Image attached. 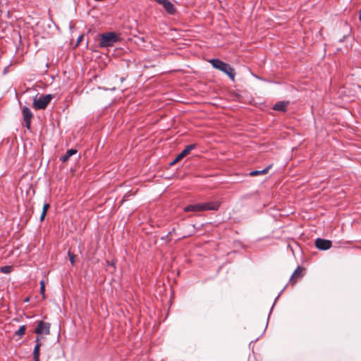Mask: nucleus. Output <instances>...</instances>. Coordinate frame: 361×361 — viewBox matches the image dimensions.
Here are the masks:
<instances>
[{"label":"nucleus","instance_id":"obj_28","mask_svg":"<svg viewBox=\"0 0 361 361\" xmlns=\"http://www.w3.org/2000/svg\"><path fill=\"white\" fill-rule=\"evenodd\" d=\"M25 302H28V301H29V298H26V299L25 300Z\"/></svg>","mask_w":361,"mask_h":361},{"label":"nucleus","instance_id":"obj_2","mask_svg":"<svg viewBox=\"0 0 361 361\" xmlns=\"http://www.w3.org/2000/svg\"><path fill=\"white\" fill-rule=\"evenodd\" d=\"M209 63L214 68H216L226 74L233 81L235 80V71L228 63H226L218 59H212L209 61Z\"/></svg>","mask_w":361,"mask_h":361},{"label":"nucleus","instance_id":"obj_17","mask_svg":"<svg viewBox=\"0 0 361 361\" xmlns=\"http://www.w3.org/2000/svg\"><path fill=\"white\" fill-rule=\"evenodd\" d=\"M40 293L44 299H45V283L44 281H40Z\"/></svg>","mask_w":361,"mask_h":361},{"label":"nucleus","instance_id":"obj_5","mask_svg":"<svg viewBox=\"0 0 361 361\" xmlns=\"http://www.w3.org/2000/svg\"><path fill=\"white\" fill-rule=\"evenodd\" d=\"M50 324L48 322L39 321L38 322L37 328L35 330V332L37 334L48 335L50 334Z\"/></svg>","mask_w":361,"mask_h":361},{"label":"nucleus","instance_id":"obj_27","mask_svg":"<svg viewBox=\"0 0 361 361\" xmlns=\"http://www.w3.org/2000/svg\"><path fill=\"white\" fill-rule=\"evenodd\" d=\"M34 361H39V358H37V359L35 358V359H34Z\"/></svg>","mask_w":361,"mask_h":361},{"label":"nucleus","instance_id":"obj_24","mask_svg":"<svg viewBox=\"0 0 361 361\" xmlns=\"http://www.w3.org/2000/svg\"><path fill=\"white\" fill-rule=\"evenodd\" d=\"M157 4L162 5L166 0H154Z\"/></svg>","mask_w":361,"mask_h":361},{"label":"nucleus","instance_id":"obj_21","mask_svg":"<svg viewBox=\"0 0 361 361\" xmlns=\"http://www.w3.org/2000/svg\"><path fill=\"white\" fill-rule=\"evenodd\" d=\"M107 264L108 266L109 267H113L114 269L116 268V264L114 262L111 261V262H107Z\"/></svg>","mask_w":361,"mask_h":361},{"label":"nucleus","instance_id":"obj_13","mask_svg":"<svg viewBox=\"0 0 361 361\" xmlns=\"http://www.w3.org/2000/svg\"><path fill=\"white\" fill-rule=\"evenodd\" d=\"M303 268L300 267H298V268L295 270V271L293 273L290 278V281H293L294 283L295 281H293L294 278H301L302 277V271H303Z\"/></svg>","mask_w":361,"mask_h":361},{"label":"nucleus","instance_id":"obj_25","mask_svg":"<svg viewBox=\"0 0 361 361\" xmlns=\"http://www.w3.org/2000/svg\"><path fill=\"white\" fill-rule=\"evenodd\" d=\"M35 342H36V344H42L39 341V337H37L36 339H35Z\"/></svg>","mask_w":361,"mask_h":361},{"label":"nucleus","instance_id":"obj_6","mask_svg":"<svg viewBox=\"0 0 361 361\" xmlns=\"http://www.w3.org/2000/svg\"><path fill=\"white\" fill-rule=\"evenodd\" d=\"M332 243L329 240L318 238L315 240V246L320 250H326L331 248Z\"/></svg>","mask_w":361,"mask_h":361},{"label":"nucleus","instance_id":"obj_1","mask_svg":"<svg viewBox=\"0 0 361 361\" xmlns=\"http://www.w3.org/2000/svg\"><path fill=\"white\" fill-rule=\"evenodd\" d=\"M219 207L218 202H205L190 204L184 208L185 212H198L201 211H215Z\"/></svg>","mask_w":361,"mask_h":361},{"label":"nucleus","instance_id":"obj_3","mask_svg":"<svg viewBox=\"0 0 361 361\" xmlns=\"http://www.w3.org/2000/svg\"><path fill=\"white\" fill-rule=\"evenodd\" d=\"M119 40L118 35L114 32L103 33L100 35L99 47L101 48L110 47L114 46Z\"/></svg>","mask_w":361,"mask_h":361},{"label":"nucleus","instance_id":"obj_26","mask_svg":"<svg viewBox=\"0 0 361 361\" xmlns=\"http://www.w3.org/2000/svg\"><path fill=\"white\" fill-rule=\"evenodd\" d=\"M174 231H175V228H173V229H172V231H169V232L168 233V234H167V237H168L169 235H170L172 233H174Z\"/></svg>","mask_w":361,"mask_h":361},{"label":"nucleus","instance_id":"obj_15","mask_svg":"<svg viewBox=\"0 0 361 361\" xmlns=\"http://www.w3.org/2000/svg\"><path fill=\"white\" fill-rule=\"evenodd\" d=\"M25 330H26L25 326V325H22L18 329V330L16 331L15 334L16 336H18L19 337H22L25 334Z\"/></svg>","mask_w":361,"mask_h":361},{"label":"nucleus","instance_id":"obj_4","mask_svg":"<svg viewBox=\"0 0 361 361\" xmlns=\"http://www.w3.org/2000/svg\"><path fill=\"white\" fill-rule=\"evenodd\" d=\"M52 99L51 94L40 95L33 100V107L35 109H45Z\"/></svg>","mask_w":361,"mask_h":361},{"label":"nucleus","instance_id":"obj_22","mask_svg":"<svg viewBox=\"0 0 361 361\" xmlns=\"http://www.w3.org/2000/svg\"><path fill=\"white\" fill-rule=\"evenodd\" d=\"M46 214H47L46 212H42V214H41V216H40V221H42L44 219V217H45Z\"/></svg>","mask_w":361,"mask_h":361},{"label":"nucleus","instance_id":"obj_19","mask_svg":"<svg viewBox=\"0 0 361 361\" xmlns=\"http://www.w3.org/2000/svg\"><path fill=\"white\" fill-rule=\"evenodd\" d=\"M49 208V204L45 203L43 206L42 212L47 213Z\"/></svg>","mask_w":361,"mask_h":361},{"label":"nucleus","instance_id":"obj_7","mask_svg":"<svg viewBox=\"0 0 361 361\" xmlns=\"http://www.w3.org/2000/svg\"><path fill=\"white\" fill-rule=\"evenodd\" d=\"M196 147L195 144L187 145L185 149L176 157V158L171 163V165L175 164L176 162L188 155L190 152Z\"/></svg>","mask_w":361,"mask_h":361},{"label":"nucleus","instance_id":"obj_14","mask_svg":"<svg viewBox=\"0 0 361 361\" xmlns=\"http://www.w3.org/2000/svg\"><path fill=\"white\" fill-rule=\"evenodd\" d=\"M42 344H36L33 350V358H39V350Z\"/></svg>","mask_w":361,"mask_h":361},{"label":"nucleus","instance_id":"obj_12","mask_svg":"<svg viewBox=\"0 0 361 361\" xmlns=\"http://www.w3.org/2000/svg\"><path fill=\"white\" fill-rule=\"evenodd\" d=\"M22 113H23V116L24 121L31 120L32 118L33 117V114H32L31 110L25 106H23Z\"/></svg>","mask_w":361,"mask_h":361},{"label":"nucleus","instance_id":"obj_9","mask_svg":"<svg viewBox=\"0 0 361 361\" xmlns=\"http://www.w3.org/2000/svg\"><path fill=\"white\" fill-rule=\"evenodd\" d=\"M288 104V102H279L274 105L273 109L275 111L284 112L286 111Z\"/></svg>","mask_w":361,"mask_h":361},{"label":"nucleus","instance_id":"obj_10","mask_svg":"<svg viewBox=\"0 0 361 361\" xmlns=\"http://www.w3.org/2000/svg\"><path fill=\"white\" fill-rule=\"evenodd\" d=\"M76 153H77L76 149H70L67 150L66 152L65 153V154L61 156L59 159L63 163L66 162L71 156H73V154H75Z\"/></svg>","mask_w":361,"mask_h":361},{"label":"nucleus","instance_id":"obj_23","mask_svg":"<svg viewBox=\"0 0 361 361\" xmlns=\"http://www.w3.org/2000/svg\"><path fill=\"white\" fill-rule=\"evenodd\" d=\"M82 37H83V35H80L77 39V42H76V44H79V43L82 41Z\"/></svg>","mask_w":361,"mask_h":361},{"label":"nucleus","instance_id":"obj_8","mask_svg":"<svg viewBox=\"0 0 361 361\" xmlns=\"http://www.w3.org/2000/svg\"><path fill=\"white\" fill-rule=\"evenodd\" d=\"M161 6L166 13L170 15L174 14L176 11L175 6L169 0H166Z\"/></svg>","mask_w":361,"mask_h":361},{"label":"nucleus","instance_id":"obj_11","mask_svg":"<svg viewBox=\"0 0 361 361\" xmlns=\"http://www.w3.org/2000/svg\"><path fill=\"white\" fill-rule=\"evenodd\" d=\"M273 164H269L268 166L262 170H255L250 172V176H255L258 175H263L268 173L269 170L272 167Z\"/></svg>","mask_w":361,"mask_h":361},{"label":"nucleus","instance_id":"obj_20","mask_svg":"<svg viewBox=\"0 0 361 361\" xmlns=\"http://www.w3.org/2000/svg\"><path fill=\"white\" fill-rule=\"evenodd\" d=\"M25 122V126L27 129L30 128L31 120L24 121Z\"/></svg>","mask_w":361,"mask_h":361},{"label":"nucleus","instance_id":"obj_18","mask_svg":"<svg viewBox=\"0 0 361 361\" xmlns=\"http://www.w3.org/2000/svg\"><path fill=\"white\" fill-rule=\"evenodd\" d=\"M68 258H69L71 265L74 266L75 265V258L76 256L74 254H73L72 252H71L70 251L68 252Z\"/></svg>","mask_w":361,"mask_h":361},{"label":"nucleus","instance_id":"obj_16","mask_svg":"<svg viewBox=\"0 0 361 361\" xmlns=\"http://www.w3.org/2000/svg\"><path fill=\"white\" fill-rule=\"evenodd\" d=\"M12 269L11 266H4L0 268V271L4 274H9L11 272Z\"/></svg>","mask_w":361,"mask_h":361}]
</instances>
